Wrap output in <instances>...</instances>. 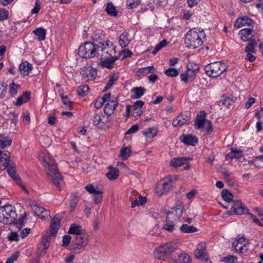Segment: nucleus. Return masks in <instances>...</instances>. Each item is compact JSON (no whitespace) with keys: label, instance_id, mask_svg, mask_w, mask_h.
Wrapping results in <instances>:
<instances>
[{"label":"nucleus","instance_id":"2","mask_svg":"<svg viewBox=\"0 0 263 263\" xmlns=\"http://www.w3.org/2000/svg\"><path fill=\"white\" fill-rule=\"evenodd\" d=\"M205 37V34L203 30L192 29L186 34L184 42L188 48L195 49L202 44V40Z\"/></svg>","mask_w":263,"mask_h":263},{"label":"nucleus","instance_id":"20","mask_svg":"<svg viewBox=\"0 0 263 263\" xmlns=\"http://www.w3.org/2000/svg\"><path fill=\"white\" fill-rule=\"evenodd\" d=\"M60 218L59 214L56 215L50 223L51 234L55 235L60 225Z\"/></svg>","mask_w":263,"mask_h":263},{"label":"nucleus","instance_id":"48","mask_svg":"<svg viewBox=\"0 0 263 263\" xmlns=\"http://www.w3.org/2000/svg\"><path fill=\"white\" fill-rule=\"evenodd\" d=\"M7 92V85L4 82H0V99L4 98Z\"/></svg>","mask_w":263,"mask_h":263},{"label":"nucleus","instance_id":"61","mask_svg":"<svg viewBox=\"0 0 263 263\" xmlns=\"http://www.w3.org/2000/svg\"><path fill=\"white\" fill-rule=\"evenodd\" d=\"M140 3V0H129L127 5L128 7L133 9L136 8Z\"/></svg>","mask_w":263,"mask_h":263},{"label":"nucleus","instance_id":"26","mask_svg":"<svg viewBox=\"0 0 263 263\" xmlns=\"http://www.w3.org/2000/svg\"><path fill=\"white\" fill-rule=\"evenodd\" d=\"M252 24V20L247 17L239 18L236 21L234 26L237 28H239L245 25H251Z\"/></svg>","mask_w":263,"mask_h":263},{"label":"nucleus","instance_id":"50","mask_svg":"<svg viewBox=\"0 0 263 263\" xmlns=\"http://www.w3.org/2000/svg\"><path fill=\"white\" fill-rule=\"evenodd\" d=\"M168 44V42L166 40H163L160 42L159 44H158L154 50L152 51L153 54H155L157 52H158L161 49L165 47Z\"/></svg>","mask_w":263,"mask_h":263},{"label":"nucleus","instance_id":"32","mask_svg":"<svg viewBox=\"0 0 263 263\" xmlns=\"http://www.w3.org/2000/svg\"><path fill=\"white\" fill-rule=\"evenodd\" d=\"M145 89L142 87H134L131 92L133 94V98L135 99L140 98L145 92Z\"/></svg>","mask_w":263,"mask_h":263},{"label":"nucleus","instance_id":"30","mask_svg":"<svg viewBox=\"0 0 263 263\" xmlns=\"http://www.w3.org/2000/svg\"><path fill=\"white\" fill-rule=\"evenodd\" d=\"M30 99V92L29 91H25L21 96L17 99L16 102L15 104L16 106H20L24 103H26Z\"/></svg>","mask_w":263,"mask_h":263},{"label":"nucleus","instance_id":"43","mask_svg":"<svg viewBox=\"0 0 263 263\" xmlns=\"http://www.w3.org/2000/svg\"><path fill=\"white\" fill-rule=\"evenodd\" d=\"M237 257L234 255H228L222 257L220 259V261L225 263H235L237 261Z\"/></svg>","mask_w":263,"mask_h":263},{"label":"nucleus","instance_id":"42","mask_svg":"<svg viewBox=\"0 0 263 263\" xmlns=\"http://www.w3.org/2000/svg\"><path fill=\"white\" fill-rule=\"evenodd\" d=\"M221 196L224 200L228 202H231L233 197L232 193L227 190H223L222 191Z\"/></svg>","mask_w":263,"mask_h":263},{"label":"nucleus","instance_id":"41","mask_svg":"<svg viewBox=\"0 0 263 263\" xmlns=\"http://www.w3.org/2000/svg\"><path fill=\"white\" fill-rule=\"evenodd\" d=\"M252 30L250 28H245L240 31V34L241 35V39L243 41L249 40V35L251 34Z\"/></svg>","mask_w":263,"mask_h":263},{"label":"nucleus","instance_id":"62","mask_svg":"<svg viewBox=\"0 0 263 263\" xmlns=\"http://www.w3.org/2000/svg\"><path fill=\"white\" fill-rule=\"evenodd\" d=\"M8 17V11L5 9H0V21H4Z\"/></svg>","mask_w":263,"mask_h":263},{"label":"nucleus","instance_id":"8","mask_svg":"<svg viewBox=\"0 0 263 263\" xmlns=\"http://www.w3.org/2000/svg\"><path fill=\"white\" fill-rule=\"evenodd\" d=\"M83 79L85 81H93L97 74L96 69L90 66L83 67L81 72Z\"/></svg>","mask_w":263,"mask_h":263},{"label":"nucleus","instance_id":"63","mask_svg":"<svg viewBox=\"0 0 263 263\" xmlns=\"http://www.w3.org/2000/svg\"><path fill=\"white\" fill-rule=\"evenodd\" d=\"M41 2L39 0H36L35 6L31 10V13L34 14V13H38L41 10Z\"/></svg>","mask_w":263,"mask_h":263},{"label":"nucleus","instance_id":"39","mask_svg":"<svg viewBox=\"0 0 263 263\" xmlns=\"http://www.w3.org/2000/svg\"><path fill=\"white\" fill-rule=\"evenodd\" d=\"M105 11L108 14L111 16H116L118 15V11L116 7L111 3L108 4L105 8Z\"/></svg>","mask_w":263,"mask_h":263},{"label":"nucleus","instance_id":"6","mask_svg":"<svg viewBox=\"0 0 263 263\" xmlns=\"http://www.w3.org/2000/svg\"><path fill=\"white\" fill-rule=\"evenodd\" d=\"M98 51L97 46L94 43L85 42L79 48V55L85 59H91L95 57Z\"/></svg>","mask_w":263,"mask_h":263},{"label":"nucleus","instance_id":"16","mask_svg":"<svg viewBox=\"0 0 263 263\" xmlns=\"http://www.w3.org/2000/svg\"><path fill=\"white\" fill-rule=\"evenodd\" d=\"M32 65L27 61L22 62L19 66V70L21 73L24 76H28L32 71Z\"/></svg>","mask_w":263,"mask_h":263},{"label":"nucleus","instance_id":"49","mask_svg":"<svg viewBox=\"0 0 263 263\" xmlns=\"http://www.w3.org/2000/svg\"><path fill=\"white\" fill-rule=\"evenodd\" d=\"M25 219H26V215H25V213L18 219H16V217L15 220L13 223H14L15 224H16V227L18 229H21L25 224Z\"/></svg>","mask_w":263,"mask_h":263},{"label":"nucleus","instance_id":"4","mask_svg":"<svg viewBox=\"0 0 263 263\" xmlns=\"http://www.w3.org/2000/svg\"><path fill=\"white\" fill-rule=\"evenodd\" d=\"M207 75L212 78H217L227 69L226 65L221 62H215L208 64L204 68Z\"/></svg>","mask_w":263,"mask_h":263},{"label":"nucleus","instance_id":"28","mask_svg":"<svg viewBox=\"0 0 263 263\" xmlns=\"http://www.w3.org/2000/svg\"><path fill=\"white\" fill-rule=\"evenodd\" d=\"M242 151L241 149H234L232 148L231 151L226 155V158L231 160L240 159L242 156Z\"/></svg>","mask_w":263,"mask_h":263},{"label":"nucleus","instance_id":"25","mask_svg":"<svg viewBox=\"0 0 263 263\" xmlns=\"http://www.w3.org/2000/svg\"><path fill=\"white\" fill-rule=\"evenodd\" d=\"M12 140L7 134H0V148H5L11 144Z\"/></svg>","mask_w":263,"mask_h":263},{"label":"nucleus","instance_id":"45","mask_svg":"<svg viewBox=\"0 0 263 263\" xmlns=\"http://www.w3.org/2000/svg\"><path fill=\"white\" fill-rule=\"evenodd\" d=\"M89 89L88 85H80L77 88V92L79 96H84L89 91Z\"/></svg>","mask_w":263,"mask_h":263},{"label":"nucleus","instance_id":"27","mask_svg":"<svg viewBox=\"0 0 263 263\" xmlns=\"http://www.w3.org/2000/svg\"><path fill=\"white\" fill-rule=\"evenodd\" d=\"M34 212L35 214L42 219H44L50 214L49 211L46 210L43 207L40 206H36L34 208Z\"/></svg>","mask_w":263,"mask_h":263},{"label":"nucleus","instance_id":"33","mask_svg":"<svg viewBox=\"0 0 263 263\" xmlns=\"http://www.w3.org/2000/svg\"><path fill=\"white\" fill-rule=\"evenodd\" d=\"M83 229L81 225H78L75 223L71 224L68 230V234H74L76 236L83 234Z\"/></svg>","mask_w":263,"mask_h":263},{"label":"nucleus","instance_id":"5","mask_svg":"<svg viewBox=\"0 0 263 263\" xmlns=\"http://www.w3.org/2000/svg\"><path fill=\"white\" fill-rule=\"evenodd\" d=\"M206 115L204 111L201 110L196 117L194 126L197 129H203L204 127L208 134H210L213 130L212 122L205 119Z\"/></svg>","mask_w":263,"mask_h":263},{"label":"nucleus","instance_id":"11","mask_svg":"<svg viewBox=\"0 0 263 263\" xmlns=\"http://www.w3.org/2000/svg\"><path fill=\"white\" fill-rule=\"evenodd\" d=\"M92 39L95 45L97 46L98 52L99 51L100 48L101 47L99 46L101 44H104L106 43V41L105 40L104 35L102 32L100 30L96 31L92 35Z\"/></svg>","mask_w":263,"mask_h":263},{"label":"nucleus","instance_id":"51","mask_svg":"<svg viewBox=\"0 0 263 263\" xmlns=\"http://www.w3.org/2000/svg\"><path fill=\"white\" fill-rule=\"evenodd\" d=\"M175 222L166 219V223L163 226V229L168 231H172L174 229Z\"/></svg>","mask_w":263,"mask_h":263},{"label":"nucleus","instance_id":"57","mask_svg":"<svg viewBox=\"0 0 263 263\" xmlns=\"http://www.w3.org/2000/svg\"><path fill=\"white\" fill-rule=\"evenodd\" d=\"M51 239L52 236L50 235H45L42 238L41 241L42 244L44 247H49Z\"/></svg>","mask_w":263,"mask_h":263},{"label":"nucleus","instance_id":"40","mask_svg":"<svg viewBox=\"0 0 263 263\" xmlns=\"http://www.w3.org/2000/svg\"><path fill=\"white\" fill-rule=\"evenodd\" d=\"M181 232L186 233H192L197 231L196 227L192 226H189L187 224H183L180 227Z\"/></svg>","mask_w":263,"mask_h":263},{"label":"nucleus","instance_id":"17","mask_svg":"<svg viewBox=\"0 0 263 263\" xmlns=\"http://www.w3.org/2000/svg\"><path fill=\"white\" fill-rule=\"evenodd\" d=\"M195 257L199 260L204 261H208L209 260V257L206 253L205 248H197L194 251Z\"/></svg>","mask_w":263,"mask_h":263},{"label":"nucleus","instance_id":"21","mask_svg":"<svg viewBox=\"0 0 263 263\" xmlns=\"http://www.w3.org/2000/svg\"><path fill=\"white\" fill-rule=\"evenodd\" d=\"M118 105V102L117 100H111L109 102L107 103L104 109V113L107 116L111 115Z\"/></svg>","mask_w":263,"mask_h":263},{"label":"nucleus","instance_id":"7","mask_svg":"<svg viewBox=\"0 0 263 263\" xmlns=\"http://www.w3.org/2000/svg\"><path fill=\"white\" fill-rule=\"evenodd\" d=\"M177 176H168L165 178L162 182H160L156 189V194L161 196L169 192L172 188V181L173 179H177Z\"/></svg>","mask_w":263,"mask_h":263},{"label":"nucleus","instance_id":"52","mask_svg":"<svg viewBox=\"0 0 263 263\" xmlns=\"http://www.w3.org/2000/svg\"><path fill=\"white\" fill-rule=\"evenodd\" d=\"M177 215L174 212H172L171 210L168 211L166 215V219L168 220L172 221L174 222L176 221L180 218L179 217H176Z\"/></svg>","mask_w":263,"mask_h":263},{"label":"nucleus","instance_id":"38","mask_svg":"<svg viewBox=\"0 0 263 263\" xmlns=\"http://www.w3.org/2000/svg\"><path fill=\"white\" fill-rule=\"evenodd\" d=\"M154 70H155V68L153 66L143 67L139 69L137 71V74L138 77L144 76L152 72Z\"/></svg>","mask_w":263,"mask_h":263},{"label":"nucleus","instance_id":"35","mask_svg":"<svg viewBox=\"0 0 263 263\" xmlns=\"http://www.w3.org/2000/svg\"><path fill=\"white\" fill-rule=\"evenodd\" d=\"M20 86L15 84L13 81L9 85V93L11 97H15L18 92Z\"/></svg>","mask_w":263,"mask_h":263},{"label":"nucleus","instance_id":"15","mask_svg":"<svg viewBox=\"0 0 263 263\" xmlns=\"http://www.w3.org/2000/svg\"><path fill=\"white\" fill-rule=\"evenodd\" d=\"M105 118V117L102 113H95L93 118V124L98 128H103L105 125L104 121Z\"/></svg>","mask_w":263,"mask_h":263},{"label":"nucleus","instance_id":"53","mask_svg":"<svg viewBox=\"0 0 263 263\" xmlns=\"http://www.w3.org/2000/svg\"><path fill=\"white\" fill-rule=\"evenodd\" d=\"M165 73L170 77H175L178 75V70L174 68H170L165 71Z\"/></svg>","mask_w":263,"mask_h":263},{"label":"nucleus","instance_id":"13","mask_svg":"<svg viewBox=\"0 0 263 263\" xmlns=\"http://www.w3.org/2000/svg\"><path fill=\"white\" fill-rule=\"evenodd\" d=\"M190 120V117L186 115L180 114L176 117L172 122V125L174 127L181 126L189 122Z\"/></svg>","mask_w":263,"mask_h":263},{"label":"nucleus","instance_id":"64","mask_svg":"<svg viewBox=\"0 0 263 263\" xmlns=\"http://www.w3.org/2000/svg\"><path fill=\"white\" fill-rule=\"evenodd\" d=\"M139 129V126L137 124L133 125L125 133V135H129L136 133Z\"/></svg>","mask_w":263,"mask_h":263},{"label":"nucleus","instance_id":"12","mask_svg":"<svg viewBox=\"0 0 263 263\" xmlns=\"http://www.w3.org/2000/svg\"><path fill=\"white\" fill-rule=\"evenodd\" d=\"M231 210L235 214L242 215L248 212L247 208L239 200L234 201Z\"/></svg>","mask_w":263,"mask_h":263},{"label":"nucleus","instance_id":"22","mask_svg":"<svg viewBox=\"0 0 263 263\" xmlns=\"http://www.w3.org/2000/svg\"><path fill=\"white\" fill-rule=\"evenodd\" d=\"M132 41L129 37V33L124 31L119 37V44L122 48H125Z\"/></svg>","mask_w":263,"mask_h":263},{"label":"nucleus","instance_id":"46","mask_svg":"<svg viewBox=\"0 0 263 263\" xmlns=\"http://www.w3.org/2000/svg\"><path fill=\"white\" fill-rule=\"evenodd\" d=\"M84 189L90 194H95L96 195L102 194L103 192L101 191L96 190L92 184H88L85 186Z\"/></svg>","mask_w":263,"mask_h":263},{"label":"nucleus","instance_id":"34","mask_svg":"<svg viewBox=\"0 0 263 263\" xmlns=\"http://www.w3.org/2000/svg\"><path fill=\"white\" fill-rule=\"evenodd\" d=\"M33 33L37 37L40 41H43L45 40L46 35V30L42 27L36 29L33 31Z\"/></svg>","mask_w":263,"mask_h":263},{"label":"nucleus","instance_id":"29","mask_svg":"<svg viewBox=\"0 0 263 263\" xmlns=\"http://www.w3.org/2000/svg\"><path fill=\"white\" fill-rule=\"evenodd\" d=\"M108 169L109 172L106 173V175L109 179L113 180L118 177L119 172L117 168L114 167L112 166H108Z\"/></svg>","mask_w":263,"mask_h":263},{"label":"nucleus","instance_id":"14","mask_svg":"<svg viewBox=\"0 0 263 263\" xmlns=\"http://www.w3.org/2000/svg\"><path fill=\"white\" fill-rule=\"evenodd\" d=\"M192 159L189 157H177L173 158L170 161V165L174 167H178L187 164Z\"/></svg>","mask_w":263,"mask_h":263},{"label":"nucleus","instance_id":"31","mask_svg":"<svg viewBox=\"0 0 263 263\" xmlns=\"http://www.w3.org/2000/svg\"><path fill=\"white\" fill-rule=\"evenodd\" d=\"M143 134L147 139H152L157 135L158 130L154 127H149L145 129L143 132Z\"/></svg>","mask_w":263,"mask_h":263},{"label":"nucleus","instance_id":"59","mask_svg":"<svg viewBox=\"0 0 263 263\" xmlns=\"http://www.w3.org/2000/svg\"><path fill=\"white\" fill-rule=\"evenodd\" d=\"M132 55L133 53L128 49L122 50L120 53V55L122 56V60L130 57Z\"/></svg>","mask_w":263,"mask_h":263},{"label":"nucleus","instance_id":"36","mask_svg":"<svg viewBox=\"0 0 263 263\" xmlns=\"http://www.w3.org/2000/svg\"><path fill=\"white\" fill-rule=\"evenodd\" d=\"M7 173L15 181L17 184H21V179L16 174L15 170L14 167H8L7 169Z\"/></svg>","mask_w":263,"mask_h":263},{"label":"nucleus","instance_id":"23","mask_svg":"<svg viewBox=\"0 0 263 263\" xmlns=\"http://www.w3.org/2000/svg\"><path fill=\"white\" fill-rule=\"evenodd\" d=\"M101 56L105 59L104 61L102 62V65L109 69L112 68L115 62L119 58L117 56L111 57L109 58L106 55L103 54H101Z\"/></svg>","mask_w":263,"mask_h":263},{"label":"nucleus","instance_id":"55","mask_svg":"<svg viewBox=\"0 0 263 263\" xmlns=\"http://www.w3.org/2000/svg\"><path fill=\"white\" fill-rule=\"evenodd\" d=\"M179 259L181 263L191 262L190 256L186 253H183L179 255Z\"/></svg>","mask_w":263,"mask_h":263},{"label":"nucleus","instance_id":"1","mask_svg":"<svg viewBox=\"0 0 263 263\" xmlns=\"http://www.w3.org/2000/svg\"><path fill=\"white\" fill-rule=\"evenodd\" d=\"M39 159L44 167L48 169L47 175L52 182L61 190L60 182L62 177L57 169V165L53 159L49 154L42 153L39 155Z\"/></svg>","mask_w":263,"mask_h":263},{"label":"nucleus","instance_id":"54","mask_svg":"<svg viewBox=\"0 0 263 263\" xmlns=\"http://www.w3.org/2000/svg\"><path fill=\"white\" fill-rule=\"evenodd\" d=\"M20 255L19 251H16L12 255H11L6 261V263H14V261L16 260Z\"/></svg>","mask_w":263,"mask_h":263},{"label":"nucleus","instance_id":"24","mask_svg":"<svg viewBox=\"0 0 263 263\" xmlns=\"http://www.w3.org/2000/svg\"><path fill=\"white\" fill-rule=\"evenodd\" d=\"M88 242V236L86 234H81L75 236L74 243L77 247H85Z\"/></svg>","mask_w":263,"mask_h":263},{"label":"nucleus","instance_id":"58","mask_svg":"<svg viewBox=\"0 0 263 263\" xmlns=\"http://www.w3.org/2000/svg\"><path fill=\"white\" fill-rule=\"evenodd\" d=\"M255 45V42L254 41H252L251 42L249 43L248 46L246 47L245 51L247 53L254 52V47Z\"/></svg>","mask_w":263,"mask_h":263},{"label":"nucleus","instance_id":"18","mask_svg":"<svg viewBox=\"0 0 263 263\" xmlns=\"http://www.w3.org/2000/svg\"><path fill=\"white\" fill-rule=\"evenodd\" d=\"M250 245V240L244 236H238L232 243V247H246Z\"/></svg>","mask_w":263,"mask_h":263},{"label":"nucleus","instance_id":"9","mask_svg":"<svg viewBox=\"0 0 263 263\" xmlns=\"http://www.w3.org/2000/svg\"><path fill=\"white\" fill-rule=\"evenodd\" d=\"M175 248H156L154 252V257L158 259L164 260L175 251Z\"/></svg>","mask_w":263,"mask_h":263},{"label":"nucleus","instance_id":"47","mask_svg":"<svg viewBox=\"0 0 263 263\" xmlns=\"http://www.w3.org/2000/svg\"><path fill=\"white\" fill-rule=\"evenodd\" d=\"M130 149L128 147H123L120 151V156L122 159L126 160L129 157Z\"/></svg>","mask_w":263,"mask_h":263},{"label":"nucleus","instance_id":"60","mask_svg":"<svg viewBox=\"0 0 263 263\" xmlns=\"http://www.w3.org/2000/svg\"><path fill=\"white\" fill-rule=\"evenodd\" d=\"M198 71V69H189V68H187V71H186V74H189V75L190 76L189 77V81H193Z\"/></svg>","mask_w":263,"mask_h":263},{"label":"nucleus","instance_id":"19","mask_svg":"<svg viewBox=\"0 0 263 263\" xmlns=\"http://www.w3.org/2000/svg\"><path fill=\"white\" fill-rule=\"evenodd\" d=\"M181 142L189 145H195L198 142L197 138L191 135H183L180 137Z\"/></svg>","mask_w":263,"mask_h":263},{"label":"nucleus","instance_id":"10","mask_svg":"<svg viewBox=\"0 0 263 263\" xmlns=\"http://www.w3.org/2000/svg\"><path fill=\"white\" fill-rule=\"evenodd\" d=\"M99 46L101 47L100 49L102 52V54L106 55L108 54L110 57H114V54H115L116 47L111 42L106 41V43L101 44Z\"/></svg>","mask_w":263,"mask_h":263},{"label":"nucleus","instance_id":"56","mask_svg":"<svg viewBox=\"0 0 263 263\" xmlns=\"http://www.w3.org/2000/svg\"><path fill=\"white\" fill-rule=\"evenodd\" d=\"M61 98L62 100L63 104L68 107L70 109L72 108L70 107L72 102L71 101L67 96H64L63 95H60Z\"/></svg>","mask_w":263,"mask_h":263},{"label":"nucleus","instance_id":"3","mask_svg":"<svg viewBox=\"0 0 263 263\" xmlns=\"http://www.w3.org/2000/svg\"><path fill=\"white\" fill-rule=\"evenodd\" d=\"M15 208L12 205H6L0 208V222L5 224L13 223L16 217Z\"/></svg>","mask_w":263,"mask_h":263},{"label":"nucleus","instance_id":"37","mask_svg":"<svg viewBox=\"0 0 263 263\" xmlns=\"http://www.w3.org/2000/svg\"><path fill=\"white\" fill-rule=\"evenodd\" d=\"M171 211L172 212H174L177 216L176 217H179L180 218L182 215V211H183V206H182V202L181 201H178L176 205L172 208L171 209Z\"/></svg>","mask_w":263,"mask_h":263},{"label":"nucleus","instance_id":"44","mask_svg":"<svg viewBox=\"0 0 263 263\" xmlns=\"http://www.w3.org/2000/svg\"><path fill=\"white\" fill-rule=\"evenodd\" d=\"M1 163L4 168L8 167L10 163V154H6L5 157L0 155Z\"/></svg>","mask_w":263,"mask_h":263}]
</instances>
